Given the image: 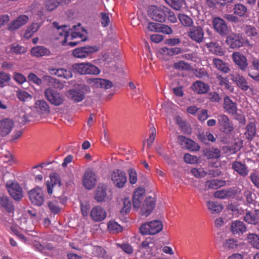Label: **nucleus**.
I'll list each match as a JSON object with an SVG mask.
<instances>
[{"instance_id":"bb28decb","label":"nucleus","mask_w":259,"mask_h":259,"mask_svg":"<svg viewBox=\"0 0 259 259\" xmlns=\"http://www.w3.org/2000/svg\"><path fill=\"white\" fill-rule=\"evenodd\" d=\"M226 42L232 49L240 48L243 45V42L239 36L234 34L230 35L227 37Z\"/></svg>"},{"instance_id":"6e6d98bb","label":"nucleus","mask_w":259,"mask_h":259,"mask_svg":"<svg viewBox=\"0 0 259 259\" xmlns=\"http://www.w3.org/2000/svg\"><path fill=\"white\" fill-rule=\"evenodd\" d=\"M179 19L183 25L187 27H191L193 22L192 19L185 14H180Z\"/></svg>"},{"instance_id":"8fccbe9b","label":"nucleus","mask_w":259,"mask_h":259,"mask_svg":"<svg viewBox=\"0 0 259 259\" xmlns=\"http://www.w3.org/2000/svg\"><path fill=\"white\" fill-rule=\"evenodd\" d=\"M62 2V0H47L46 2V9L49 11H51L57 8Z\"/></svg>"},{"instance_id":"bf43d9fd","label":"nucleus","mask_w":259,"mask_h":259,"mask_svg":"<svg viewBox=\"0 0 259 259\" xmlns=\"http://www.w3.org/2000/svg\"><path fill=\"white\" fill-rule=\"evenodd\" d=\"M223 246L226 249H233L237 246V242L234 239H227L223 243Z\"/></svg>"},{"instance_id":"0eeeda50","label":"nucleus","mask_w":259,"mask_h":259,"mask_svg":"<svg viewBox=\"0 0 259 259\" xmlns=\"http://www.w3.org/2000/svg\"><path fill=\"white\" fill-rule=\"evenodd\" d=\"M98 51V49L96 46H87L78 47L73 50L72 54L75 58L83 59Z\"/></svg>"},{"instance_id":"a18cd8bd","label":"nucleus","mask_w":259,"mask_h":259,"mask_svg":"<svg viewBox=\"0 0 259 259\" xmlns=\"http://www.w3.org/2000/svg\"><path fill=\"white\" fill-rule=\"evenodd\" d=\"M108 229L113 234L118 233L122 231V227L114 221H110L108 223Z\"/></svg>"},{"instance_id":"e2e57ef3","label":"nucleus","mask_w":259,"mask_h":259,"mask_svg":"<svg viewBox=\"0 0 259 259\" xmlns=\"http://www.w3.org/2000/svg\"><path fill=\"white\" fill-rule=\"evenodd\" d=\"M50 181L51 183L48 181L46 182V185L47 187V191L49 195H51L53 193V187L54 185L57 184V180L55 177L50 176Z\"/></svg>"},{"instance_id":"4d7b16f0","label":"nucleus","mask_w":259,"mask_h":259,"mask_svg":"<svg viewBox=\"0 0 259 259\" xmlns=\"http://www.w3.org/2000/svg\"><path fill=\"white\" fill-rule=\"evenodd\" d=\"M149 131V137L147 139L146 141L147 146L149 148H150L155 140V137L156 134V130L154 126H152L150 128Z\"/></svg>"},{"instance_id":"dca6fc26","label":"nucleus","mask_w":259,"mask_h":259,"mask_svg":"<svg viewBox=\"0 0 259 259\" xmlns=\"http://www.w3.org/2000/svg\"><path fill=\"white\" fill-rule=\"evenodd\" d=\"M178 141L182 146L191 151H197L200 149V146L196 142L185 136H178Z\"/></svg>"},{"instance_id":"0e129e2a","label":"nucleus","mask_w":259,"mask_h":259,"mask_svg":"<svg viewBox=\"0 0 259 259\" xmlns=\"http://www.w3.org/2000/svg\"><path fill=\"white\" fill-rule=\"evenodd\" d=\"M123 206L122 208L121 209L120 212L123 214L125 213H127L128 212H129L131 210V203L128 198H125L123 202Z\"/></svg>"},{"instance_id":"f257e3e1","label":"nucleus","mask_w":259,"mask_h":259,"mask_svg":"<svg viewBox=\"0 0 259 259\" xmlns=\"http://www.w3.org/2000/svg\"><path fill=\"white\" fill-rule=\"evenodd\" d=\"M53 25L56 28L54 31L55 38L59 40L63 46L68 45L74 47L87 39V31L81 27L80 24L73 25L71 28L67 25L59 26L56 22H54Z\"/></svg>"},{"instance_id":"9b49d317","label":"nucleus","mask_w":259,"mask_h":259,"mask_svg":"<svg viewBox=\"0 0 259 259\" xmlns=\"http://www.w3.org/2000/svg\"><path fill=\"white\" fill-rule=\"evenodd\" d=\"M97 183V176L91 169H89L84 172L82 183L83 186L88 190L92 189Z\"/></svg>"},{"instance_id":"c85d7f7f","label":"nucleus","mask_w":259,"mask_h":259,"mask_svg":"<svg viewBox=\"0 0 259 259\" xmlns=\"http://www.w3.org/2000/svg\"><path fill=\"white\" fill-rule=\"evenodd\" d=\"M206 46L209 51L214 55L222 56L225 54L223 49L218 42H210L207 43Z\"/></svg>"},{"instance_id":"473e14b6","label":"nucleus","mask_w":259,"mask_h":259,"mask_svg":"<svg viewBox=\"0 0 259 259\" xmlns=\"http://www.w3.org/2000/svg\"><path fill=\"white\" fill-rule=\"evenodd\" d=\"M204 155L207 159H218L221 157V152L218 148L212 147L205 149Z\"/></svg>"},{"instance_id":"f8f14e48","label":"nucleus","mask_w":259,"mask_h":259,"mask_svg":"<svg viewBox=\"0 0 259 259\" xmlns=\"http://www.w3.org/2000/svg\"><path fill=\"white\" fill-rule=\"evenodd\" d=\"M218 121L220 130L222 132L228 134L233 131V126L227 115L225 114L218 115Z\"/></svg>"},{"instance_id":"2eb2a0df","label":"nucleus","mask_w":259,"mask_h":259,"mask_svg":"<svg viewBox=\"0 0 259 259\" xmlns=\"http://www.w3.org/2000/svg\"><path fill=\"white\" fill-rule=\"evenodd\" d=\"M91 219L96 222H100L103 221L107 217L106 210L100 206H96L93 207L90 211Z\"/></svg>"},{"instance_id":"f3484780","label":"nucleus","mask_w":259,"mask_h":259,"mask_svg":"<svg viewBox=\"0 0 259 259\" xmlns=\"http://www.w3.org/2000/svg\"><path fill=\"white\" fill-rule=\"evenodd\" d=\"M8 192L11 197L15 200H19L23 197L22 188L17 183L7 184Z\"/></svg>"},{"instance_id":"7c9ffc66","label":"nucleus","mask_w":259,"mask_h":259,"mask_svg":"<svg viewBox=\"0 0 259 259\" xmlns=\"http://www.w3.org/2000/svg\"><path fill=\"white\" fill-rule=\"evenodd\" d=\"M224 108L225 111L229 114H234L236 113V105L228 97H226L224 98Z\"/></svg>"},{"instance_id":"603ef678","label":"nucleus","mask_w":259,"mask_h":259,"mask_svg":"<svg viewBox=\"0 0 259 259\" xmlns=\"http://www.w3.org/2000/svg\"><path fill=\"white\" fill-rule=\"evenodd\" d=\"M161 53L172 56L181 53L182 52V50L179 48H168L164 47L161 49Z\"/></svg>"},{"instance_id":"c9c22d12","label":"nucleus","mask_w":259,"mask_h":259,"mask_svg":"<svg viewBox=\"0 0 259 259\" xmlns=\"http://www.w3.org/2000/svg\"><path fill=\"white\" fill-rule=\"evenodd\" d=\"M235 194L234 190L232 189H222L215 192L214 196L215 198L220 199H225L233 197Z\"/></svg>"},{"instance_id":"c03bdc74","label":"nucleus","mask_w":259,"mask_h":259,"mask_svg":"<svg viewBox=\"0 0 259 259\" xmlns=\"http://www.w3.org/2000/svg\"><path fill=\"white\" fill-rule=\"evenodd\" d=\"M256 215V213H254L249 210H247L245 213L243 220L249 224L255 225L257 223Z\"/></svg>"},{"instance_id":"2f4dec72","label":"nucleus","mask_w":259,"mask_h":259,"mask_svg":"<svg viewBox=\"0 0 259 259\" xmlns=\"http://www.w3.org/2000/svg\"><path fill=\"white\" fill-rule=\"evenodd\" d=\"M31 55L36 57L49 56L51 53L49 49L44 46H37L31 50Z\"/></svg>"},{"instance_id":"1a4fd4ad","label":"nucleus","mask_w":259,"mask_h":259,"mask_svg":"<svg viewBox=\"0 0 259 259\" xmlns=\"http://www.w3.org/2000/svg\"><path fill=\"white\" fill-rule=\"evenodd\" d=\"M28 194L30 200L34 205L40 206L44 203L45 198L41 188L37 187L31 190Z\"/></svg>"},{"instance_id":"79ce46f5","label":"nucleus","mask_w":259,"mask_h":259,"mask_svg":"<svg viewBox=\"0 0 259 259\" xmlns=\"http://www.w3.org/2000/svg\"><path fill=\"white\" fill-rule=\"evenodd\" d=\"M244 32L247 36L255 39L258 36V33L254 27L251 25H246L243 28Z\"/></svg>"},{"instance_id":"5701e85b","label":"nucleus","mask_w":259,"mask_h":259,"mask_svg":"<svg viewBox=\"0 0 259 259\" xmlns=\"http://www.w3.org/2000/svg\"><path fill=\"white\" fill-rule=\"evenodd\" d=\"M155 207V200L154 198L149 197L146 199L141 208L142 215L148 216L153 210Z\"/></svg>"},{"instance_id":"f03ea898","label":"nucleus","mask_w":259,"mask_h":259,"mask_svg":"<svg viewBox=\"0 0 259 259\" xmlns=\"http://www.w3.org/2000/svg\"><path fill=\"white\" fill-rule=\"evenodd\" d=\"M161 222L154 220L143 224L140 228V233L142 235H155L162 229Z\"/></svg>"},{"instance_id":"3c124183","label":"nucleus","mask_w":259,"mask_h":259,"mask_svg":"<svg viewBox=\"0 0 259 259\" xmlns=\"http://www.w3.org/2000/svg\"><path fill=\"white\" fill-rule=\"evenodd\" d=\"M72 68L80 74H86L87 63H75Z\"/></svg>"},{"instance_id":"4be33fe9","label":"nucleus","mask_w":259,"mask_h":259,"mask_svg":"<svg viewBox=\"0 0 259 259\" xmlns=\"http://www.w3.org/2000/svg\"><path fill=\"white\" fill-rule=\"evenodd\" d=\"M5 51L8 54L19 55L25 53L27 50L25 47L14 42L6 47Z\"/></svg>"},{"instance_id":"37998d69","label":"nucleus","mask_w":259,"mask_h":259,"mask_svg":"<svg viewBox=\"0 0 259 259\" xmlns=\"http://www.w3.org/2000/svg\"><path fill=\"white\" fill-rule=\"evenodd\" d=\"M234 14L239 17H243L247 12L246 7L241 4H235L233 7Z\"/></svg>"},{"instance_id":"9d476101","label":"nucleus","mask_w":259,"mask_h":259,"mask_svg":"<svg viewBox=\"0 0 259 259\" xmlns=\"http://www.w3.org/2000/svg\"><path fill=\"white\" fill-rule=\"evenodd\" d=\"M188 36L194 41L201 43L204 39V30L201 26H193L188 31Z\"/></svg>"},{"instance_id":"09e8293b","label":"nucleus","mask_w":259,"mask_h":259,"mask_svg":"<svg viewBox=\"0 0 259 259\" xmlns=\"http://www.w3.org/2000/svg\"><path fill=\"white\" fill-rule=\"evenodd\" d=\"M249 243L256 249H259V237L254 234H249L247 236Z\"/></svg>"},{"instance_id":"c756f323","label":"nucleus","mask_w":259,"mask_h":259,"mask_svg":"<svg viewBox=\"0 0 259 259\" xmlns=\"http://www.w3.org/2000/svg\"><path fill=\"white\" fill-rule=\"evenodd\" d=\"M90 80L93 83L94 85L97 88H101L105 89H110L113 84L109 80L102 78H91Z\"/></svg>"},{"instance_id":"864d4df0","label":"nucleus","mask_w":259,"mask_h":259,"mask_svg":"<svg viewBox=\"0 0 259 259\" xmlns=\"http://www.w3.org/2000/svg\"><path fill=\"white\" fill-rule=\"evenodd\" d=\"M100 72L98 67L91 63H87L86 74L98 75Z\"/></svg>"},{"instance_id":"a211bd4d","label":"nucleus","mask_w":259,"mask_h":259,"mask_svg":"<svg viewBox=\"0 0 259 259\" xmlns=\"http://www.w3.org/2000/svg\"><path fill=\"white\" fill-rule=\"evenodd\" d=\"M28 17L26 15H20L8 24L7 29L10 31H14L25 25L28 22Z\"/></svg>"},{"instance_id":"338daca9","label":"nucleus","mask_w":259,"mask_h":259,"mask_svg":"<svg viewBox=\"0 0 259 259\" xmlns=\"http://www.w3.org/2000/svg\"><path fill=\"white\" fill-rule=\"evenodd\" d=\"M184 160L186 163L190 164L197 163L198 161V159L196 156L191 155L188 153L185 154Z\"/></svg>"},{"instance_id":"aec40b11","label":"nucleus","mask_w":259,"mask_h":259,"mask_svg":"<svg viewBox=\"0 0 259 259\" xmlns=\"http://www.w3.org/2000/svg\"><path fill=\"white\" fill-rule=\"evenodd\" d=\"M148 28L151 31L161 32L169 34L172 32L171 28L167 25L155 22H150Z\"/></svg>"},{"instance_id":"5fc2aeb1","label":"nucleus","mask_w":259,"mask_h":259,"mask_svg":"<svg viewBox=\"0 0 259 259\" xmlns=\"http://www.w3.org/2000/svg\"><path fill=\"white\" fill-rule=\"evenodd\" d=\"M48 207L52 213L57 214L60 211L58 202L56 200H53L48 202Z\"/></svg>"},{"instance_id":"58836bf2","label":"nucleus","mask_w":259,"mask_h":259,"mask_svg":"<svg viewBox=\"0 0 259 259\" xmlns=\"http://www.w3.org/2000/svg\"><path fill=\"white\" fill-rule=\"evenodd\" d=\"M0 204L7 211L10 212L13 211L14 207L10 199L5 195L0 196Z\"/></svg>"},{"instance_id":"423d86ee","label":"nucleus","mask_w":259,"mask_h":259,"mask_svg":"<svg viewBox=\"0 0 259 259\" xmlns=\"http://www.w3.org/2000/svg\"><path fill=\"white\" fill-rule=\"evenodd\" d=\"M44 95L51 104L56 106L62 104L65 100L63 95L52 88L46 89L44 92Z\"/></svg>"},{"instance_id":"4c0bfd02","label":"nucleus","mask_w":259,"mask_h":259,"mask_svg":"<svg viewBox=\"0 0 259 259\" xmlns=\"http://www.w3.org/2000/svg\"><path fill=\"white\" fill-rule=\"evenodd\" d=\"M226 183L224 181L218 179H213L207 181L205 183V187L207 189H217L225 186Z\"/></svg>"},{"instance_id":"ddd939ff","label":"nucleus","mask_w":259,"mask_h":259,"mask_svg":"<svg viewBox=\"0 0 259 259\" xmlns=\"http://www.w3.org/2000/svg\"><path fill=\"white\" fill-rule=\"evenodd\" d=\"M214 30L221 35H226L229 33L228 27L225 21L220 17H215L212 20Z\"/></svg>"},{"instance_id":"6ab92c4d","label":"nucleus","mask_w":259,"mask_h":259,"mask_svg":"<svg viewBox=\"0 0 259 259\" xmlns=\"http://www.w3.org/2000/svg\"><path fill=\"white\" fill-rule=\"evenodd\" d=\"M14 126L13 121L5 118L0 120V137H4L9 135Z\"/></svg>"},{"instance_id":"20e7f679","label":"nucleus","mask_w":259,"mask_h":259,"mask_svg":"<svg viewBox=\"0 0 259 259\" xmlns=\"http://www.w3.org/2000/svg\"><path fill=\"white\" fill-rule=\"evenodd\" d=\"M91 92L90 88L87 85H81L70 90L68 92V97L75 102L82 101L85 95Z\"/></svg>"},{"instance_id":"393cba45","label":"nucleus","mask_w":259,"mask_h":259,"mask_svg":"<svg viewBox=\"0 0 259 259\" xmlns=\"http://www.w3.org/2000/svg\"><path fill=\"white\" fill-rule=\"evenodd\" d=\"M231 231L234 235L242 234L246 231V227L245 224L240 221L236 220L231 223Z\"/></svg>"},{"instance_id":"69168bd1","label":"nucleus","mask_w":259,"mask_h":259,"mask_svg":"<svg viewBox=\"0 0 259 259\" xmlns=\"http://www.w3.org/2000/svg\"><path fill=\"white\" fill-rule=\"evenodd\" d=\"M191 171L194 177L198 178L204 177L206 174V172L202 168H193Z\"/></svg>"},{"instance_id":"052dcab7","label":"nucleus","mask_w":259,"mask_h":259,"mask_svg":"<svg viewBox=\"0 0 259 259\" xmlns=\"http://www.w3.org/2000/svg\"><path fill=\"white\" fill-rule=\"evenodd\" d=\"M11 80L10 75L3 71H0V87L3 88L5 86V83Z\"/></svg>"},{"instance_id":"49530a36","label":"nucleus","mask_w":259,"mask_h":259,"mask_svg":"<svg viewBox=\"0 0 259 259\" xmlns=\"http://www.w3.org/2000/svg\"><path fill=\"white\" fill-rule=\"evenodd\" d=\"M216 79L218 84L224 89L229 90L231 88L227 77H223L221 75H217Z\"/></svg>"},{"instance_id":"a878e982","label":"nucleus","mask_w":259,"mask_h":259,"mask_svg":"<svg viewBox=\"0 0 259 259\" xmlns=\"http://www.w3.org/2000/svg\"><path fill=\"white\" fill-rule=\"evenodd\" d=\"M232 168L242 177L248 175L249 170L245 164L239 161H234L232 164Z\"/></svg>"},{"instance_id":"774afa93","label":"nucleus","mask_w":259,"mask_h":259,"mask_svg":"<svg viewBox=\"0 0 259 259\" xmlns=\"http://www.w3.org/2000/svg\"><path fill=\"white\" fill-rule=\"evenodd\" d=\"M49 72L51 75H56L59 77L63 78V68H50L48 70Z\"/></svg>"},{"instance_id":"412c9836","label":"nucleus","mask_w":259,"mask_h":259,"mask_svg":"<svg viewBox=\"0 0 259 259\" xmlns=\"http://www.w3.org/2000/svg\"><path fill=\"white\" fill-rule=\"evenodd\" d=\"M230 79L236 83L237 85L243 91H246L249 89L247 81L245 78L238 73H233L230 75Z\"/></svg>"},{"instance_id":"4468645a","label":"nucleus","mask_w":259,"mask_h":259,"mask_svg":"<svg viewBox=\"0 0 259 259\" xmlns=\"http://www.w3.org/2000/svg\"><path fill=\"white\" fill-rule=\"evenodd\" d=\"M232 59L235 65L242 71L246 70L248 66L246 57L240 52H234L232 55Z\"/></svg>"},{"instance_id":"cd10ccee","label":"nucleus","mask_w":259,"mask_h":259,"mask_svg":"<svg viewBox=\"0 0 259 259\" xmlns=\"http://www.w3.org/2000/svg\"><path fill=\"white\" fill-rule=\"evenodd\" d=\"M35 109L40 114L46 115L50 112V107L48 103L44 100L37 101L34 105Z\"/></svg>"},{"instance_id":"de8ad7c7","label":"nucleus","mask_w":259,"mask_h":259,"mask_svg":"<svg viewBox=\"0 0 259 259\" xmlns=\"http://www.w3.org/2000/svg\"><path fill=\"white\" fill-rule=\"evenodd\" d=\"M39 27L40 25L38 23H32L26 30L24 36L26 38H29L34 32L38 30Z\"/></svg>"},{"instance_id":"7ed1b4c3","label":"nucleus","mask_w":259,"mask_h":259,"mask_svg":"<svg viewBox=\"0 0 259 259\" xmlns=\"http://www.w3.org/2000/svg\"><path fill=\"white\" fill-rule=\"evenodd\" d=\"M167 12V8L160 6H151L148 9L149 17L153 20L159 22H164L165 21V13Z\"/></svg>"},{"instance_id":"13d9d810","label":"nucleus","mask_w":259,"mask_h":259,"mask_svg":"<svg viewBox=\"0 0 259 259\" xmlns=\"http://www.w3.org/2000/svg\"><path fill=\"white\" fill-rule=\"evenodd\" d=\"M128 175L129 178V182L131 184H136L138 180V175L134 168H130L128 170Z\"/></svg>"},{"instance_id":"b1692460","label":"nucleus","mask_w":259,"mask_h":259,"mask_svg":"<svg viewBox=\"0 0 259 259\" xmlns=\"http://www.w3.org/2000/svg\"><path fill=\"white\" fill-rule=\"evenodd\" d=\"M145 190L142 188H138L134 192L133 197V207L135 208H139L143 201Z\"/></svg>"},{"instance_id":"6e6552de","label":"nucleus","mask_w":259,"mask_h":259,"mask_svg":"<svg viewBox=\"0 0 259 259\" xmlns=\"http://www.w3.org/2000/svg\"><path fill=\"white\" fill-rule=\"evenodd\" d=\"M111 180L113 184L119 188H123L127 182L125 173L120 169H116L112 172Z\"/></svg>"},{"instance_id":"72a5a7b5","label":"nucleus","mask_w":259,"mask_h":259,"mask_svg":"<svg viewBox=\"0 0 259 259\" xmlns=\"http://www.w3.org/2000/svg\"><path fill=\"white\" fill-rule=\"evenodd\" d=\"M43 81L49 86H53L56 89L61 90L63 88V84L58 79L49 75H44L42 77Z\"/></svg>"},{"instance_id":"39448f33","label":"nucleus","mask_w":259,"mask_h":259,"mask_svg":"<svg viewBox=\"0 0 259 259\" xmlns=\"http://www.w3.org/2000/svg\"><path fill=\"white\" fill-rule=\"evenodd\" d=\"M94 199L98 202H106L111 200V191L107 185L100 184L98 186L95 192Z\"/></svg>"},{"instance_id":"f704fd0d","label":"nucleus","mask_w":259,"mask_h":259,"mask_svg":"<svg viewBox=\"0 0 259 259\" xmlns=\"http://www.w3.org/2000/svg\"><path fill=\"white\" fill-rule=\"evenodd\" d=\"M192 89L198 94H204L209 90V86L201 81L195 82L192 85Z\"/></svg>"},{"instance_id":"a19ab883","label":"nucleus","mask_w":259,"mask_h":259,"mask_svg":"<svg viewBox=\"0 0 259 259\" xmlns=\"http://www.w3.org/2000/svg\"><path fill=\"white\" fill-rule=\"evenodd\" d=\"M206 205L211 213H219L223 208L222 204L215 202L208 201L206 202Z\"/></svg>"},{"instance_id":"ea45409f","label":"nucleus","mask_w":259,"mask_h":259,"mask_svg":"<svg viewBox=\"0 0 259 259\" xmlns=\"http://www.w3.org/2000/svg\"><path fill=\"white\" fill-rule=\"evenodd\" d=\"M245 135L246 138L248 140H252L256 133L255 125L253 122H250L246 126Z\"/></svg>"},{"instance_id":"e433bc0d","label":"nucleus","mask_w":259,"mask_h":259,"mask_svg":"<svg viewBox=\"0 0 259 259\" xmlns=\"http://www.w3.org/2000/svg\"><path fill=\"white\" fill-rule=\"evenodd\" d=\"M212 63L217 69L225 73H228L230 70L228 64L220 59L213 58Z\"/></svg>"},{"instance_id":"680f3d73","label":"nucleus","mask_w":259,"mask_h":259,"mask_svg":"<svg viewBox=\"0 0 259 259\" xmlns=\"http://www.w3.org/2000/svg\"><path fill=\"white\" fill-rule=\"evenodd\" d=\"M17 98L21 101H26L31 98V95L23 90H19L17 92Z\"/></svg>"}]
</instances>
